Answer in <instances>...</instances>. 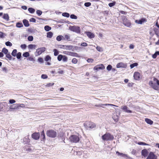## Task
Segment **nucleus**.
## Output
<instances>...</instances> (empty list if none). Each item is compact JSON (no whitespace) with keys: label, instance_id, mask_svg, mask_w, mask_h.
<instances>
[{"label":"nucleus","instance_id":"nucleus-1","mask_svg":"<svg viewBox=\"0 0 159 159\" xmlns=\"http://www.w3.org/2000/svg\"><path fill=\"white\" fill-rule=\"evenodd\" d=\"M102 139L104 141H111L114 138V136L109 133L107 132L102 136Z\"/></svg>","mask_w":159,"mask_h":159},{"label":"nucleus","instance_id":"nucleus-2","mask_svg":"<svg viewBox=\"0 0 159 159\" xmlns=\"http://www.w3.org/2000/svg\"><path fill=\"white\" fill-rule=\"evenodd\" d=\"M70 141L73 143H76L80 140V138L78 134L72 135L69 138Z\"/></svg>","mask_w":159,"mask_h":159},{"label":"nucleus","instance_id":"nucleus-3","mask_svg":"<svg viewBox=\"0 0 159 159\" xmlns=\"http://www.w3.org/2000/svg\"><path fill=\"white\" fill-rule=\"evenodd\" d=\"M85 127L87 129H90L95 127L96 125L93 122H88L84 124Z\"/></svg>","mask_w":159,"mask_h":159},{"label":"nucleus","instance_id":"nucleus-4","mask_svg":"<svg viewBox=\"0 0 159 159\" xmlns=\"http://www.w3.org/2000/svg\"><path fill=\"white\" fill-rule=\"evenodd\" d=\"M47 136L51 138H55L57 136V133L54 130H47L46 132Z\"/></svg>","mask_w":159,"mask_h":159},{"label":"nucleus","instance_id":"nucleus-5","mask_svg":"<svg viewBox=\"0 0 159 159\" xmlns=\"http://www.w3.org/2000/svg\"><path fill=\"white\" fill-rule=\"evenodd\" d=\"M69 29L71 31L75 32L78 34H80V28L79 26H70L69 27Z\"/></svg>","mask_w":159,"mask_h":159},{"label":"nucleus","instance_id":"nucleus-6","mask_svg":"<svg viewBox=\"0 0 159 159\" xmlns=\"http://www.w3.org/2000/svg\"><path fill=\"white\" fill-rule=\"evenodd\" d=\"M149 84L154 89L158 91L159 90V86L156 84L154 83L152 81H151L149 82Z\"/></svg>","mask_w":159,"mask_h":159},{"label":"nucleus","instance_id":"nucleus-7","mask_svg":"<svg viewBox=\"0 0 159 159\" xmlns=\"http://www.w3.org/2000/svg\"><path fill=\"white\" fill-rule=\"evenodd\" d=\"M123 23L125 25L128 27H130L131 25L130 21L125 18L123 20Z\"/></svg>","mask_w":159,"mask_h":159},{"label":"nucleus","instance_id":"nucleus-8","mask_svg":"<svg viewBox=\"0 0 159 159\" xmlns=\"http://www.w3.org/2000/svg\"><path fill=\"white\" fill-rule=\"evenodd\" d=\"M157 157L152 152H150L149 153L146 159H157Z\"/></svg>","mask_w":159,"mask_h":159},{"label":"nucleus","instance_id":"nucleus-9","mask_svg":"<svg viewBox=\"0 0 159 159\" xmlns=\"http://www.w3.org/2000/svg\"><path fill=\"white\" fill-rule=\"evenodd\" d=\"M46 48L45 47H42L36 49V52L39 55L43 52L46 50Z\"/></svg>","mask_w":159,"mask_h":159},{"label":"nucleus","instance_id":"nucleus-10","mask_svg":"<svg viewBox=\"0 0 159 159\" xmlns=\"http://www.w3.org/2000/svg\"><path fill=\"white\" fill-rule=\"evenodd\" d=\"M64 53L66 54L71 56H72L73 57H79V55L78 54L75 52H64Z\"/></svg>","mask_w":159,"mask_h":159},{"label":"nucleus","instance_id":"nucleus-11","mask_svg":"<svg viewBox=\"0 0 159 159\" xmlns=\"http://www.w3.org/2000/svg\"><path fill=\"white\" fill-rule=\"evenodd\" d=\"M127 67V64L123 62H120L117 64L116 67L117 68H126Z\"/></svg>","mask_w":159,"mask_h":159},{"label":"nucleus","instance_id":"nucleus-12","mask_svg":"<svg viewBox=\"0 0 159 159\" xmlns=\"http://www.w3.org/2000/svg\"><path fill=\"white\" fill-rule=\"evenodd\" d=\"M32 137L35 140H38L39 138L40 134L39 133H34L32 134Z\"/></svg>","mask_w":159,"mask_h":159},{"label":"nucleus","instance_id":"nucleus-13","mask_svg":"<svg viewBox=\"0 0 159 159\" xmlns=\"http://www.w3.org/2000/svg\"><path fill=\"white\" fill-rule=\"evenodd\" d=\"M148 152L146 149H143L141 151V155L143 156L144 157L148 156Z\"/></svg>","mask_w":159,"mask_h":159},{"label":"nucleus","instance_id":"nucleus-14","mask_svg":"<svg viewBox=\"0 0 159 159\" xmlns=\"http://www.w3.org/2000/svg\"><path fill=\"white\" fill-rule=\"evenodd\" d=\"M140 74L138 72H135L134 75V79L136 80H139L140 78Z\"/></svg>","mask_w":159,"mask_h":159},{"label":"nucleus","instance_id":"nucleus-15","mask_svg":"<svg viewBox=\"0 0 159 159\" xmlns=\"http://www.w3.org/2000/svg\"><path fill=\"white\" fill-rule=\"evenodd\" d=\"M9 108L11 109H18L19 108V104H15L11 106Z\"/></svg>","mask_w":159,"mask_h":159},{"label":"nucleus","instance_id":"nucleus-16","mask_svg":"<svg viewBox=\"0 0 159 159\" xmlns=\"http://www.w3.org/2000/svg\"><path fill=\"white\" fill-rule=\"evenodd\" d=\"M23 143L24 144H27L30 142V139H29L28 136H26L23 139Z\"/></svg>","mask_w":159,"mask_h":159},{"label":"nucleus","instance_id":"nucleus-17","mask_svg":"<svg viewBox=\"0 0 159 159\" xmlns=\"http://www.w3.org/2000/svg\"><path fill=\"white\" fill-rule=\"evenodd\" d=\"M116 153L117 154L118 156H122L123 157H127L129 159L131 158V157L125 154H123L122 153H120L118 151H117L116 152Z\"/></svg>","mask_w":159,"mask_h":159},{"label":"nucleus","instance_id":"nucleus-18","mask_svg":"<svg viewBox=\"0 0 159 159\" xmlns=\"http://www.w3.org/2000/svg\"><path fill=\"white\" fill-rule=\"evenodd\" d=\"M128 107L126 106H124L123 108L122 109L124 111L127 113H131L132 112L131 111L128 110Z\"/></svg>","mask_w":159,"mask_h":159},{"label":"nucleus","instance_id":"nucleus-19","mask_svg":"<svg viewBox=\"0 0 159 159\" xmlns=\"http://www.w3.org/2000/svg\"><path fill=\"white\" fill-rule=\"evenodd\" d=\"M86 34L87 36L90 38H93L94 37V34L90 32H86Z\"/></svg>","mask_w":159,"mask_h":159},{"label":"nucleus","instance_id":"nucleus-20","mask_svg":"<svg viewBox=\"0 0 159 159\" xmlns=\"http://www.w3.org/2000/svg\"><path fill=\"white\" fill-rule=\"evenodd\" d=\"M23 22L25 26L28 27L29 26L30 24L28 21L26 19H24L23 20Z\"/></svg>","mask_w":159,"mask_h":159},{"label":"nucleus","instance_id":"nucleus-21","mask_svg":"<svg viewBox=\"0 0 159 159\" xmlns=\"http://www.w3.org/2000/svg\"><path fill=\"white\" fill-rule=\"evenodd\" d=\"M119 116L116 114H114L112 118L115 121L117 122L118 120Z\"/></svg>","mask_w":159,"mask_h":159},{"label":"nucleus","instance_id":"nucleus-22","mask_svg":"<svg viewBox=\"0 0 159 159\" xmlns=\"http://www.w3.org/2000/svg\"><path fill=\"white\" fill-rule=\"evenodd\" d=\"M145 121L147 123L150 125H152L153 123V121L152 120L147 118L145 119Z\"/></svg>","mask_w":159,"mask_h":159},{"label":"nucleus","instance_id":"nucleus-23","mask_svg":"<svg viewBox=\"0 0 159 159\" xmlns=\"http://www.w3.org/2000/svg\"><path fill=\"white\" fill-rule=\"evenodd\" d=\"M63 36H64L63 40L64 39L67 41H70V37L69 35L65 34Z\"/></svg>","mask_w":159,"mask_h":159},{"label":"nucleus","instance_id":"nucleus-24","mask_svg":"<svg viewBox=\"0 0 159 159\" xmlns=\"http://www.w3.org/2000/svg\"><path fill=\"white\" fill-rule=\"evenodd\" d=\"M3 18L6 20L7 21L9 20V16L7 14H4L3 16Z\"/></svg>","mask_w":159,"mask_h":159},{"label":"nucleus","instance_id":"nucleus-25","mask_svg":"<svg viewBox=\"0 0 159 159\" xmlns=\"http://www.w3.org/2000/svg\"><path fill=\"white\" fill-rule=\"evenodd\" d=\"M64 36L62 35H59L57 36L56 38V39L57 41H60L62 40H63Z\"/></svg>","mask_w":159,"mask_h":159},{"label":"nucleus","instance_id":"nucleus-26","mask_svg":"<svg viewBox=\"0 0 159 159\" xmlns=\"http://www.w3.org/2000/svg\"><path fill=\"white\" fill-rule=\"evenodd\" d=\"M28 11L31 14L34 13L35 11V10L34 9L31 7L29 8L28 9Z\"/></svg>","mask_w":159,"mask_h":159},{"label":"nucleus","instance_id":"nucleus-27","mask_svg":"<svg viewBox=\"0 0 159 159\" xmlns=\"http://www.w3.org/2000/svg\"><path fill=\"white\" fill-rule=\"evenodd\" d=\"M16 27L20 28L22 27L23 25L22 23L18 22L16 23Z\"/></svg>","mask_w":159,"mask_h":159},{"label":"nucleus","instance_id":"nucleus-28","mask_svg":"<svg viewBox=\"0 0 159 159\" xmlns=\"http://www.w3.org/2000/svg\"><path fill=\"white\" fill-rule=\"evenodd\" d=\"M53 35V33L51 32H49L47 33V37L49 38H51Z\"/></svg>","mask_w":159,"mask_h":159},{"label":"nucleus","instance_id":"nucleus-29","mask_svg":"<svg viewBox=\"0 0 159 159\" xmlns=\"http://www.w3.org/2000/svg\"><path fill=\"white\" fill-rule=\"evenodd\" d=\"M138 65V64L137 62H135L133 64H131L130 65L131 69H132L135 66H136Z\"/></svg>","mask_w":159,"mask_h":159},{"label":"nucleus","instance_id":"nucleus-30","mask_svg":"<svg viewBox=\"0 0 159 159\" xmlns=\"http://www.w3.org/2000/svg\"><path fill=\"white\" fill-rule=\"evenodd\" d=\"M17 51L16 49H14L11 53V55L14 57H15L17 54Z\"/></svg>","mask_w":159,"mask_h":159},{"label":"nucleus","instance_id":"nucleus-31","mask_svg":"<svg viewBox=\"0 0 159 159\" xmlns=\"http://www.w3.org/2000/svg\"><path fill=\"white\" fill-rule=\"evenodd\" d=\"M51 29V27L49 26L46 25L44 27V30L47 31H48L50 30Z\"/></svg>","mask_w":159,"mask_h":159},{"label":"nucleus","instance_id":"nucleus-32","mask_svg":"<svg viewBox=\"0 0 159 159\" xmlns=\"http://www.w3.org/2000/svg\"><path fill=\"white\" fill-rule=\"evenodd\" d=\"M63 55L61 54H60L58 55L57 59L58 61H61L62 59V58H63Z\"/></svg>","mask_w":159,"mask_h":159},{"label":"nucleus","instance_id":"nucleus-33","mask_svg":"<svg viewBox=\"0 0 159 159\" xmlns=\"http://www.w3.org/2000/svg\"><path fill=\"white\" fill-rule=\"evenodd\" d=\"M73 48V46H66L65 45V49H66V50H71Z\"/></svg>","mask_w":159,"mask_h":159},{"label":"nucleus","instance_id":"nucleus-34","mask_svg":"<svg viewBox=\"0 0 159 159\" xmlns=\"http://www.w3.org/2000/svg\"><path fill=\"white\" fill-rule=\"evenodd\" d=\"M2 52L5 54H7L8 52V50L5 48H4L2 49Z\"/></svg>","mask_w":159,"mask_h":159},{"label":"nucleus","instance_id":"nucleus-35","mask_svg":"<svg viewBox=\"0 0 159 159\" xmlns=\"http://www.w3.org/2000/svg\"><path fill=\"white\" fill-rule=\"evenodd\" d=\"M30 56V54L28 52H26L23 54V56L24 57H28Z\"/></svg>","mask_w":159,"mask_h":159},{"label":"nucleus","instance_id":"nucleus-36","mask_svg":"<svg viewBox=\"0 0 159 159\" xmlns=\"http://www.w3.org/2000/svg\"><path fill=\"white\" fill-rule=\"evenodd\" d=\"M96 49L99 52H102L103 51V48L102 47H100L99 46H97L96 47Z\"/></svg>","mask_w":159,"mask_h":159},{"label":"nucleus","instance_id":"nucleus-37","mask_svg":"<svg viewBox=\"0 0 159 159\" xmlns=\"http://www.w3.org/2000/svg\"><path fill=\"white\" fill-rule=\"evenodd\" d=\"M6 57L8 58L9 60H11L12 58V57L11 56V55L10 54V53H7V54H6Z\"/></svg>","mask_w":159,"mask_h":159},{"label":"nucleus","instance_id":"nucleus-38","mask_svg":"<svg viewBox=\"0 0 159 159\" xmlns=\"http://www.w3.org/2000/svg\"><path fill=\"white\" fill-rule=\"evenodd\" d=\"M68 60L67 57L65 55L63 56V58H62V61L64 62H66Z\"/></svg>","mask_w":159,"mask_h":159},{"label":"nucleus","instance_id":"nucleus-39","mask_svg":"<svg viewBox=\"0 0 159 159\" xmlns=\"http://www.w3.org/2000/svg\"><path fill=\"white\" fill-rule=\"evenodd\" d=\"M41 138L43 140L45 139V135L44 134V131L43 130L41 133Z\"/></svg>","mask_w":159,"mask_h":159},{"label":"nucleus","instance_id":"nucleus-40","mask_svg":"<svg viewBox=\"0 0 159 159\" xmlns=\"http://www.w3.org/2000/svg\"><path fill=\"white\" fill-rule=\"evenodd\" d=\"M63 16L66 17H69L70 16V14L69 13L67 12H64L62 14Z\"/></svg>","mask_w":159,"mask_h":159},{"label":"nucleus","instance_id":"nucleus-41","mask_svg":"<svg viewBox=\"0 0 159 159\" xmlns=\"http://www.w3.org/2000/svg\"><path fill=\"white\" fill-rule=\"evenodd\" d=\"M107 105L115 106V105H113V104H101L100 105V106L103 108H104V106H107Z\"/></svg>","mask_w":159,"mask_h":159},{"label":"nucleus","instance_id":"nucleus-42","mask_svg":"<svg viewBox=\"0 0 159 159\" xmlns=\"http://www.w3.org/2000/svg\"><path fill=\"white\" fill-rule=\"evenodd\" d=\"M53 51L54 52V54L55 56H57L59 54V52L57 49H54Z\"/></svg>","mask_w":159,"mask_h":159},{"label":"nucleus","instance_id":"nucleus-43","mask_svg":"<svg viewBox=\"0 0 159 159\" xmlns=\"http://www.w3.org/2000/svg\"><path fill=\"white\" fill-rule=\"evenodd\" d=\"M16 58L18 59H19L20 58L21 56V53L20 52H18L16 55Z\"/></svg>","mask_w":159,"mask_h":159},{"label":"nucleus","instance_id":"nucleus-44","mask_svg":"<svg viewBox=\"0 0 159 159\" xmlns=\"http://www.w3.org/2000/svg\"><path fill=\"white\" fill-rule=\"evenodd\" d=\"M153 30L155 34L157 35H159V31H158V30L156 28H154Z\"/></svg>","mask_w":159,"mask_h":159},{"label":"nucleus","instance_id":"nucleus-45","mask_svg":"<svg viewBox=\"0 0 159 159\" xmlns=\"http://www.w3.org/2000/svg\"><path fill=\"white\" fill-rule=\"evenodd\" d=\"M70 18L72 19H76L77 17L74 14H71L70 16Z\"/></svg>","mask_w":159,"mask_h":159},{"label":"nucleus","instance_id":"nucleus-46","mask_svg":"<svg viewBox=\"0 0 159 159\" xmlns=\"http://www.w3.org/2000/svg\"><path fill=\"white\" fill-rule=\"evenodd\" d=\"M51 59V57L49 55H47L45 58V61H48L50 60Z\"/></svg>","mask_w":159,"mask_h":159},{"label":"nucleus","instance_id":"nucleus-47","mask_svg":"<svg viewBox=\"0 0 159 159\" xmlns=\"http://www.w3.org/2000/svg\"><path fill=\"white\" fill-rule=\"evenodd\" d=\"M5 43L7 46L11 47L12 46V44L9 41H7Z\"/></svg>","mask_w":159,"mask_h":159},{"label":"nucleus","instance_id":"nucleus-48","mask_svg":"<svg viewBox=\"0 0 159 159\" xmlns=\"http://www.w3.org/2000/svg\"><path fill=\"white\" fill-rule=\"evenodd\" d=\"M36 12L37 14L39 16H40L42 14V12L41 11L39 10H37L36 11Z\"/></svg>","mask_w":159,"mask_h":159},{"label":"nucleus","instance_id":"nucleus-49","mask_svg":"<svg viewBox=\"0 0 159 159\" xmlns=\"http://www.w3.org/2000/svg\"><path fill=\"white\" fill-rule=\"evenodd\" d=\"M138 144L140 145H149V144H148L144 142H139Z\"/></svg>","mask_w":159,"mask_h":159},{"label":"nucleus","instance_id":"nucleus-50","mask_svg":"<svg viewBox=\"0 0 159 159\" xmlns=\"http://www.w3.org/2000/svg\"><path fill=\"white\" fill-rule=\"evenodd\" d=\"M91 3L90 2H86L85 3L84 5L86 7H89L91 6Z\"/></svg>","mask_w":159,"mask_h":159},{"label":"nucleus","instance_id":"nucleus-51","mask_svg":"<svg viewBox=\"0 0 159 159\" xmlns=\"http://www.w3.org/2000/svg\"><path fill=\"white\" fill-rule=\"evenodd\" d=\"M98 67H99L100 69L103 70L104 69L105 66L102 64H100L99 65H98Z\"/></svg>","mask_w":159,"mask_h":159},{"label":"nucleus","instance_id":"nucleus-52","mask_svg":"<svg viewBox=\"0 0 159 159\" xmlns=\"http://www.w3.org/2000/svg\"><path fill=\"white\" fill-rule=\"evenodd\" d=\"M77 60L75 58H73L72 60V62L74 64H76L77 62Z\"/></svg>","mask_w":159,"mask_h":159},{"label":"nucleus","instance_id":"nucleus-53","mask_svg":"<svg viewBox=\"0 0 159 159\" xmlns=\"http://www.w3.org/2000/svg\"><path fill=\"white\" fill-rule=\"evenodd\" d=\"M115 4H116L115 2H111V3H110L108 4V5L110 7H112L114 6L115 5Z\"/></svg>","mask_w":159,"mask_h":159},{"label":"nucleus","instance_id":"nucleus-54","mask_svg":"<svg viewBox=\"0 0 159 159\" xmlns=\"http://www.w3.org/2000/svg\"><path fill=\"white\" fill-rule=\"evenodd\" d=\"M28 39L29 41H32L33 40V37L32 36H29L28 37Z\"/></svg>","mask_w":159,"mask_h":159},{"label":"nucleus","instance_id":"nucleus-55","mask_svg":"<svg viewBox=\"0 0 159 159\" xmlns=\"http://www.w3.org/2000/svg\"><path fill=\"white\" fill-rule=\"evenodd\" d=\"M112 66L110 65H109L107 66V69L108 70L110 71L112 69Z\"/></svg>","mask_w":159,"mask_h":159},{"label":"nucleus","instance_id":"nucleus-56","mask_svg":"<svg viewBox=\"0 0 159 159\" xmlns=\"http://www.w3.org/2000/svg\"><path fill=\"white\" fill-rule=\"evenodd\" d=\"M20 47L22 49H25L26 48L27 46L25 44H23L21 45Z\"/></svg>","mask_w":159,"mask_h":159},{"label":"nucleus","instance_id":"nucleus-57","mask_svg":"<svg viewBox=\"0 0 159 159\" xmlns=\"http://www.w3.org/2000/svg\"><path fill=\"white\" fill-rule=\"evenodd\" d=\"M30 21L31 22L35 23L36 22V20L34 18H31L30 19Z\"/></svg>","mask_w":159,"mask_h":159},{"label":"nucleus","instance_id":"nucleus-58","mask_svg":"<svg viewBox=\"0 0 159 159\" xmlns=\"http://www.w3.org/2000/svg\"><path fill=\"white\" fill-rule=\"evenodd\" d=\"M153 80L154 81H156L157 84L159 86V80L156 78H154Z\"/></svg>","mask_w":159,"mask_h":159},{"label":"nucleus","instance_id":"nucleus-59","mask_svg":"<svg viewBox=\"0 0 159 159\" xmlns=\"http://www.w3.org/2000/svg\"><path fill=\"white\" fill-rule=\"evenodd\" d=\"M9 102L10 104H13V103H15L16 102V101L14 99H10L9 100Z\"/></svg>","mask_w":159,"mask_h":159},{"label":"nucleus","instance_id":"nucleus-60","mask_svg":"<svg viewBox=\"0 0 159 159\" xmlns=\"http://www.w3.org/2000/svg\"><path fill=\"white\" fill-rule=\"evenodd\" d=\"M98 65L94 67L93 69L94 70H100L99 67H98Z\"/></svg>","mask_w":159,"mask_h":159},{"label":"nucleus","instance_id":"nucleus-61","mask_svg":"<svg viewBox=\"0 0 159 159\" xmlns=\"http://www.w3.org/2000/svg\"><path fill=\"white\" fill-rule=\"evenodd\" d=\"M48 78L47 75L44 74H43L41 75V78L43 79H45Z\"/></svg>","mask_w":159,"mask_h":159},{"label":"nucleus","instance_id":"nucleus-62","mask_svg":"<svg viewBox=\"0 0 159 159\" xmlns=\"http://www.w3.org/2000/svg\"><path fill=\"white\" fill-rule=\"evenodd\" d=\"M29 49H32L33 48V44H30L28 46Z\"/></svg>","mask_w":159,"mask_h":159},{"label":"nucleus","instance_id":"nucleus-63","mask_svg":"<svg viewBox=\"0 0 159 159\" xmlns=\"http://www.w3.org/2000/svg\"><path fill=\"white\" fill-rule=\"evenodd\" d=\"M93 59H91V58H89L87 60V61L88 62H93Z\"/></svg>","mask_w":159,"mask_h":159},{"label":"nucleus","instance_id":"nucleus-64","mask_svg":"<svg viewBox=\"0 0 159 159\" xmlns=\"http://www.w3.org/2000/svg\"><path fill=\"white\" fill-rule=\"evenodd\" d=\"M135 22L138 24H142L141 22V21L140 20H136L135 21Z\"/></svg>","mask_w":159,"mask_h":159}]
</instances>
